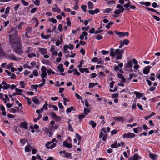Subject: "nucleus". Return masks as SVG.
<instances>
[{
    "label": "nucleus",
    "mask_w": 160,
    "mask_h": 160,
    "mask_svg": "<svg viewBox=\"0 0 160 160\" xmlns=\"http://www.w3.org/2000/svg\"><path fill=\"white\" fill-rule=\"evenodd\" d=\"M9 33L11 34L9 35V41L12 46H13L15 44L20 42V38L18 36V32L14 28H12Z\"/></svg>",
    "instance_id": "1"
},
{
    "label": "nucleus",
    "mask_w": 160,
    "mask_h": 160,
    "mask_svg": "<svg viewBox=\"0 0 160 160\" xmlns=\"http://www.w3.org/2000/svg\"><path fill=\"white\" fill-rule=\"evenodd\" d=\"M13 48L14 51L17 53L20 54L23 53V51L21 50V45L20 42L15 44L13 46H12Z\"/></svg>",
    "instance_id": "2"
},
{
    "label": "nucleus",
    "mask_w": 160,
    "mask_h": 160,
    "mask_svg": "<svg viewBox=\"0 0 160 160\" xmlns=\"http://www.w3.org/2000/svg\"><path fill=\"white\" fill-rule=\"evenodd\" d=\"M53 126H51L49 127L48 128H45V132L46 133L49 134V136H51L53 134Z\"/></svg>",
    "instance_id": "3"
},
{
    "label": "nucleus",
    "mask_w": 160,
    "mask_h": 160,
    "mask_svg": "<svg viewBox=\"0 0 160 160\" xmlns=\"http://www.w3.org/2000/svg\"><path fill=\"white\" fill-rule=\"evenodd\" d=\"M136 135L134 133L131 132H128L127 134H124L122 135V137L123 138H132L135 137Z\"/></svg>",
    "instance_id": "4"
},
{
    "label": "nucleus",
    "mask_w": 160,
    "mask_h": 160,
    "mask_svg": "<svg viewBox=\"0 0 160 160\" xmlns=\"http://www.w3.org/2000/svg\"><path fill=\"white\" fill-rule=\"evenodd\" d=\"M42 74L41 77L42 78H44L47 76V73L46 72L47 69L46 67L42 66L41 68Z\"/></svg>",
    "instance_id": "5"
},
{
    "label": "nucleus",
    "mask_w": 160,
    "mask_h": 160,
    "mask_svg": "<svg viewBox=\"0 0 160 160\" xmlns=\"http://www.w3.org/2000/svg\"><path fill=\"white\" fill-rule=\"evenodd\" d=\"M140 157L139 156L138 154H135L132 156L128 160H138L139 159H141Z\"/></svg>",
    "instance_id": "6"
},
{
    "label": "nucleus",
    "mask_w": 160,
    "mask_h": 160,
    "mask_svg": "<svg viewBox=\"0 0 160 160\" xmlns=\"http://www.w3.org/2000/svg\"><path fill=\"white\" fill-rule=\"evenodd\" d=\"M100 10L98 8L95 9L94 10H89L88 13L91 15H93L95 14H97L100 12Z\"/></svg>",
    "instance_id": "7"
},
{
    "label": "nucleus",
    "mask_w": 160,
    "mask_h": 160,
    "mask_svg": "<svg viewBox=\"0 0 160 160\" xmlns=\"http://www.w3.org/2000/svg\"><path fill=\"white\" fill-rule=\"evenodd\" d=\"M28 124L26 122H22L20 123V127L23 128L24 129L27 130L28 128Z\"/></svg>",
    "instance_id": "8"
},
{
    "label": "nucleus",
    "mask_w": 160,
    "mask_h": 160,
    "mask_svg": "<svg viewBox=\"0 0 160 160\" xmlns=\"http://www.w3.org/2000/svg\"><path fill=\"white\" fill-rule=\"evenodd\" d=\"M2 85L3 86V88L4 89H7L9 88L10 87V85L9 84H8L6 82H2Z\"/></svg>",
    "instance_id": "9"
},
{
    "label": "nucleus",
    "mask_w": 160,
    "mask_h": 160,
    "mask_svg": "<svg viewBox=\"0 0 160 160\" xmlns=\"http://www.w3.org/2000/svg\"><path fill=\"white\" fill-rule=\"evenodd\" d=\"M52 11L54 12H57L58 13H60L61 12L60 9L59 8L57 5L55 4L54 7L52 8Z\"/></svg>",
    "instance_id": "10"
},
{
    "label": "nucleus",
    "mask_w": 160,
    "mask_h": 160,
    "mask_svg": "<svg viewBox=\"0 0 160 160\" xmlns=\"http://www.w3.org/2000/svg\"><path fill=\"white\" fill-rule=\"evenodd\" d=\"M151 67L148 66L145 67L143 70V73L144 74H148L149 72Z\"/></svg>",
    "instance_id": "11"
},
{
    "label": "nucleus",
    "mask_w": 160,
    "mask_h": 160,
    "mask_svg": "<svg viewBox=\"0 0 160 160\" xmlns=\"http://www.w3.org/2000/svg\"><path fill=\"white\" fill-rule=\"evenodd\" d=\"M114 119L116 121H121L123 122L125 121V119L123 117H115L114 118Z\"/></svg>",
    "instance_id": "12"
},
{
    "label": "nucleus",
    "mask_w": 160,
    "mask_h": 160,
    "mask_svg": "<svg viewBox=\"0 0 160 160\" xmlns=\"http://www.w3.org/2000/svg\"><path fill=\"white\" fill-rule=\"evenodd\" d=\"M124 49H122L121 50H120L118 49H116L115 50V54L117 55H120V54H122L124 52Z\"/></svg>",
    "instance_id": "13"
},
{
    "label": "nucleus",
    "mask_w": 160,
    "mask_h": 160,
    "mask_svg": "<svg viewBox=\"0 0 160 160\" xmlns=\"http://www.w3.org/2000/svg\"><path fill=\"white\" fill-rule=\"evenodd\" d=\"M118 78L121 80L122 82H126V79L123 75L121 74H119L118 75Z\"/></svg>",
    "instance_id": "14"
},
{
    "label": "nucleus",
    "mask_w": 160,
    "mask_h": 160,
    "mask_svg": "<svg viewBox=\"0 0 160 160\" xmlns=\"http://www.w3.org/2000/svg\"><path fill=\"white\" fill-rule=\"evenodd\" d=\"M63 145L64 146L66 147L67 148H71L72 147V145L71 144H69L68 143L67 141H64L63 142Z\"/></svg>",
    "instance_id": "15"
},
{
    "label": "nucleus",
    "mask_w": 160,
    "mask_h": 160,
    "mask_svg": "<svg viewBox=\"0 0 160 160\" xmlns=\"http://www.w3.org/2000/svg\"><path fill=\"white\" fill-rule=\"evenodd\" d=\"M149 155L150 158L153 160H156L158 156V155H155L151 153L149 154Z\"/></svg>",
    "instance_id": "16"
},
{
    "label": "nucleus",
    "mask_w": 160,
    "mask_h": 160,
    "mask_svg": "<svg viewBox=\"0 0 160 160\" xmlns=\"http://www.w3.org/2000/svg\"><path fill=\"white\" fill-rule=\"evenodd\" d=\"M114 32L116 35L119 36L120 37H124V32H121L118 31H115Z\"/></svg>",
    "instance_id": "17"
},
{
    "label": "nucleus",
    "mask_w": 160,
    "mask_h": 160,
    "mask_svg": "<svg viewBox=\"0 0 160 160\" xmlns=\"http://www.w3.org/2000/svg\"><path fill=\"white\" fill-rule=\"evenodd\" d=\"M63 64H60L58 66L57 68L60 72H63L64 71V69L63 68Z\"/></svg>",
    "instance_id": "18"
},
{
    "label": "nucleus",
    "mask_w": 160,
    "mask_h": 160,
    "mask_svg": "<svg viewBox=\"0 0 160 160\" xmlns=\"http://www.w3.org/2000/svg\"><path fill=\"white\" fill-rule=\"evenodd\" d=\"M39 50L41 52V54L43 55L47 53V51L46 49L42 48H39Z\"/></svg>",
    "instance_id": "19"
},
{
    "label": "nucleus",
    "mask_w": 160,
    "mask_h": 160,
    "mask_svg": "<svg viewBox=\"0 0 160 160\" xmlns=\"http://www.w3.org/2000/svg\"><path fill=\"white\" fill-rule=\"evenodd\" d=\"M132 61H129L127 64L126 65L127 68H132Z\"/></svg>",
    "instance_id": "20"
},
{
    "label": "nucleus",
    "mask_w": 160,
    "mask_h": 160,
    "mask_svg": "<svg viewBox=\"0 0 160 160\" xmlns=\"http://www.w3.org/2000/svg\"><path fill=\"white\" fill-rule=\"evenodd\" d=\"M134 94L136 95V97L138 98H140L141 97L142 95V93L139 92H138L135 91L134 92Z\"/></svg>",
    "instance_id": "21"
},
{
    "label": "nucleus",
    "mask_w": 160,
    "mask_h": 160,
    "mask_svg": "<svg viewBox=\"0 0 160 160\" xmlns=\"http://www.w3.org/2000/svg\"><path fill=\"white\" fill-rule=\"evenodd\" d=\"M110 55L112 57L115 56V52H114V50L113 48H111L110 49Z\"/></svg>",
    "instance_id": "22"
},
{
    "label": "nucleus",
    "mask_w": 160,
    "mask_h": 160,
    "mask_svg": "<svg viewBox=\"0 0 160 160\" xmlns=\"http://www.w3.org/2000/svg\"><path fill=\"white\" fill-rule=\"evenodd\" d=\"M88 8L90 9H92L94 8V5L93 3L90 2L89 1L88 2Z\"/></svg>",
    "instance_id": "23"
},
{
    "label": "nucleus",
    "mask_w": 160,
    "mask_h": 160,
    "mask_svg": "<svg viewBox=\"0 0 160 160\" xmlns=\"http://www.w3.org/2000/svg\"><path fill=\"white\" fill-rule=\"evenodd\" d=\"M41 37L42 39H47L50 37V35H44L43 33L41 34Z\"/></svg>",
    "instance_id": "24"
},
{
    "label": "nucleus",
    "mask_w": 160,
    "mask_h": 160,
    "mask_svg": "<svg viewBox=\"0 0 160 160\" xmlns=\"http://www.w3.org/2000/svg\"><path fill=\"white\" fill-rule=\"evenodd\" d=\"M32 149L31 146L29 144L26 146L25 147V150L26 152H29Z\"/></svg>",
    "instance_id": "25"
},
{
    "label": "nucleus",
    "mask_w": 160,
    "mask_h": 160,
    "mask_svg": "<svg viewBox=\"0 0 160 160\" xmlns=\"http://www.w3.org/2000/svg\"><path fill=\"white\" fill-rule=\"evenodd\" d=\"M98 84V82H95V83H92L90 82L89 84V88H93L94 86L95 85H97Z\"/></svg>",
    "instance_id": "26"
},
{
    "label": "nucleus",
    "mask_w": 160,
    "mask_h": 160,
    "mask_svg": "<svg viewBox=\"0 0 160 160\" xmlns=\"http://www.w3.org/2000/svg\"><path fill=\"white\" fill-rule=\"evenodd\" d=\"M117 8L120 9L119 10H120L121 12H123L124 11V9L122 5L118 4L117 5Z\"/></svg>",
    "instance_id": "27"
},
{
    "label": "nucleus",
    "mask_w": 160,
    "mask_h": 160,
    "mask_svg": "<svg viewBox=\"0 0 160 160\" xmlns=\"http://www.w3.org/2000/svg\"><path fill=\"white\" fill-rule=\"evenodd\" d=\"M89 124L91 125L92 128H94L96 126V124L93 121L91 120L89 122Z\"/></svg>",
    "instance_id": "28"
},
{
    "label": "nucleus",
    "mask_w": 160,
    "mask_h": 160,
    "mask_svg": "<svg viewBox=\"0 0 160 160\" xmlns=\"http://www.w3.org/2000/svg\"><path fill=\"white\" fill-rule=\"evenodd\" d=\"M73 71L74 72L73 74H75L77 76H80V73L79 72L77 69H73Z\"/></svg>",
    "instance_id": "29"
},
{
    "label": "nucleus",
    "mask_w": 160,
    "mask_h": 160,
    "mask_svg": "<svg viewBox=\"0 0 160 160\" xmlns=\"http://www.w3.org/2000/svg\"><path fill=\"white\" fill-rule=\"evenodd\" d=\"M90 112V110L88 108H84V112L85 115H87Z\"/></svg>",
    "instance_id": "30"
},
{
    "label": "nucleus",
    "mask_w": 160,
    "mask_h": 160,
    "mask_svg": "<svg viewBox=\"0 0 160 160\" xmlns=\"http://www.w3.org/2000/svg\"><path fill=\"white\" fill-rule=\"evenodd\" d=\"M75 109H74L73 107H71L70 108L67 109L66 110V112L67 113H68V112H70L72 110L74 111Z\"/></svg>",
    "instance_id": "31"
},
{
    "label": "nucleus",
    "mask_w": 160,
    "mask_h": 160,
    "mask_svg": "<svg viewBox=\"0 0 160 160\" xmlns=\"http://www.w3.org/2000/svg\"><path fill=\"white\" fill-rule=\"evenodd\" d=\"M33 102L36 104H38L39 103V100L35 98H32Z\"/></svg>",
    "instance_id": "32"
},
{
    "label": "nucleus",
    "mask_w": 160,
    "mask_h": 160,
    "mask_svg": "<svg viewBox=\"0 0 160 160\" xmlns=\"http://www.w3.org/2000/svg\"><path fill=\"white\" fill-rule=\"evenodd\" d=\"M85 117V115L83 113L82 114H79L78 116V118L80 121H81L82 119L84 118Z\"/></svg>",
    "instance_id": "33"
},
{
    "label": "nucleus",
    "mask_w": 160,
    "mask_h": 160,
    "mask_svg": "<svg viewBox=\"0 0 160 160\" xmlns=\"http://www.w3.org/2000/svg\"><path fill=\"white\" fill-rule=\"evenodd\" d=\"M68 128L69 130L71 132H73V129L71 125L69 123V122H68Z\"/></svg>",
    "instance_id": "34"
},
{
    "label": "nucleus",
    "mask_w": 160,
    "mask_h": 160,
    "mask_svg": "<svg viewBox=\"0 0 160 160\" xmlns=\"http://www.w3.org/2000/svg\"><path fill=\"white\" fill-rule=\"evenodd\" d=\"M112 11V10L111 8H106L105 9L104 11V13H109V12Z\"/></svg>",
    "instance_id": "35"
},
{
    "label": "nucleus",
    "mask_w": 160,
    "mask_h": 160,
    "mask_svg": "<svg viewBox=\"0 0 160 160\" xmlns=\"http://www.w3.org/2000/svg\"><path fill=\"white\" fill-rule=\"evenodd\" d=\"M113 24V22L110 21L109 23L106 25L105 27L107 29H109L110 28V26Z\"/></svg>",
    "instance_id": "36"
},
{
    "label": "nucleus",
    "mask_w": 160,
    "mask_h": 160,
    "mask_svg": "<svg viewBox=\"0 0 160 160\" xmlns=\"http://www.w3.org/2000/svg\"><path fill=\"white\" fill-rule=\"evenodd\" d=\"M9 58L12 60H16V58L15 55H11L9 56Z\"/></svg>",
    "instance_id": "37"
},
{
    "label": "nucleus",
    "mask_w": 160,
    "mask_h": 160,
    "mask_svg": "<svg viewBox=\"0 0 160 160\" xmlns=\"http://www.w3.org/2000/svg\"><path fill=\"white\" fill-rule=\"evenodd\" d=\"M47 73H48V75H50L51 74H54L55 72L52 71L51 69H48L47 71Z\"/></svg>",
    "instance_id": "38"
},
{
    "label": "nucleus",
    "mask_w": 160,
    "mask_h": 160,
    "mask_svg": "<svg viewBox=\"0 0 160 160\" xmlns=\"http://www.w3.org/2000/svg\"><path fill=\"white\" fill-rule=\"evenodd\" d=\"M69 48V46L67 45H65L64 47H63V49L64 50V52H65L67 53H68L69 51L67 52V51L68 48Z\"/></svg>",
    "instance_id": "39"
},
{
    "label": "nucleus",
    "mask_w": 160,
    "mask_h": 160,
    "mask_svg": "<svg viewBox=\"0 0 160 160\" xmlns=\"http://www.w3.org/2000/svg\"><path fill=\"white\" fill-rule=\"evenodd\" d=\"M21 2L25 6H27L29 4V3L28 2H26L24 0H22Z\"/></svg>",
    "instance_id": "40"
},
{
    "label": "nucleus",
    "mask_w": 160,
    "mask_h": 160,
    "mask_svg": "<svg viewBox=\"0 0 160 160\" xmlns=\"http://www.w3.org/2000/svg\"><path fill=\"white\" fill-rule=\"evenodd\" d=\"M117 143L116 142H115L113 144L111 145V147L112 148H115L117 147Z\"/></svg>",
    "instance_id": "41"
},
{
    "label": "nucleus",
    "mask_w": 160,
    "mask_h": 160,
    "mask_svg": "<svg viewBox=\"0 0 160 160\" xmlns=\"http://www.w3.org/2000/svg\"><path fill=\"white\" fill-rule=\"evenodd\" d=\"M122 54H120V55H117L116 56V59L117 60H120L122 58Z\"/></svg>",
    "instance_id": "42"
},
{
    "label": "nucleus",
    "mask_w": 160,
    "mask_h": 160,
    "mask_svg": "<svg viewBox=\"0 0 160 160\" xmlns=\"http://www.w3.org/2000/svg\"><path fill=\"white\" fill-rule=\"evenodd\" d=\"M123 44L125 45H127L129 43V41L127 39H124L122 41Z\"/></svg>",
    "instance_id": "43"
},
{
    "label": "nucleus",
    "mask_w": 160,
    "mask_h": 160,
    "mask_svg": "<svg viewBox=\"0 0 160 160\" xmlns=\"http://www.w3.org/2000/svg\"><path fill=\"white\" fill-rule=\"evenodd\" d=\"M13 65V63H10L6 66V68L7 69H9Z\"/></svg>",
    "instance_id": "44"
},
{
    "label": "nucleus",
    "mask_w": 160,
    "mask_h": 160,
    "mask_svg": "<svg viewBox=\"0 0 160 160\" xmlns=\"http://www.w3.org/2000/svg\"><path fill=\"white\" fill-rule=\"evenodd\" d=\"M67 20L66 24L68 26H70L71 24V22L69 18H67L66 19Z\"/></svg>",
    "instance_id": "45"
},
{
    "label": "nucleus",
    "mask_w": 160,
    "mask_h": 160,
    "mask_svg": "<svg viewBox=\"0 0 160 160\" xmlns=\"http://www.w3.org/2000/svg\"><path fill=\"white\" fill-rule=\"evenodd\" d=\"M130 1H128L127 3L123 5V6L126 8H128L129 7H130Z\"/></svg>",
    "instance_id": "46"
},
{
    "label": "nucleus",
    "mask_w": 160,
    "mask_h": 160,
    "mask_svg": "<svg viewBox=\"0 0 160 160\" xmlns=\"http://www.w3.org/2000/svg\"><path fill=\"white\" fill-rule=\"evenodd\" d=\"M33 75L36 77L38 75V72L37 70H34L33 72Z\"/></svg>",
    "instance_id": "47"
},
{
    "label": "nucleus",
    "mask_w": 160,
    "mask_h": 160,
    "mask_svg": "<svg viewBox=\"0 0 160 160\" xmlns=\"http://www.w3.org/2000/svg\"><path fill=\"white\" fill-rule=\"evenodd\" d=\"M37 8H34L31 10L30 12L31 13H34L37 10Z\"/></svg>",
    "instance_id": "48"
},
{
    "label": "nucleus",
    "mask_w": 160,
    "mask_h": 160,
    "mask_svg": "<svg viewBox=\"0 0 160 160\" xmlns=\"http://www.w3.org/2000/svg\"><path fill=\"white\" fill-rule=\"evenodd\" d=\"M65 158H68L69 157H71V155L70 153L68 152H66L65 154Z\"/></svg>",
    "instance_id": "49"
},
{
    "label": "nucleus",
    "mask_w": 160,
    "mask_h": 160,
    "mask_svg": "<svg viewBox=\"0 0 160 160\" xmlns=\"http://www.w3.org/2000/svg\"><path fill=\"white\" fill-rule=\"evenodd\" d=\"M50 114L54 118H60L59 117L57 116L55 113L54 112H52L50 113Z\"/></svg>",
    "instance_id": "50"
},
{
    "label": "nucleus",
    "mask_w": 160,
    "mask_h": 160,
    "mask_svg": "<svg viewBox=\"0 0 160 160\" xmlns=\"http://www.w3.org/2000/svg\"><path fill=\"white\" fill-rule=\"evenodd\" d=\"M20 85L21 86V88H25V84L24 81H22L20 82Z\"/></svg>",
    "instance_id": "51"
},
{
    "label": "nucleus",
    "mask_w": 160,
    "mask_h": 160,
    "mask_svg": "<svg viewBox=\"0 0 160 160\" xmlns=\"http://www.w3.org/2000/svg\"><path fill=\"white\" fill-rule=\"evenodd\" d=\"M76 137L78 140H80L81 139V137L78 133H76Z\"/></svg>",
    "instance_id": "52"
},
{
    "label": "nucleus",
    "mask_w": 160,
    "mask_h": 160,
    "mask_svg": "<svg viewBox=\"0 0 160 160\" xmlns=\"http://www.w3.org/2000/svg\"><path fill=\"white\" fill-rule=\"evenodd\" d=\"M40 1L36 0L34 2V4L36 6H39L40 5Z\"/></svg>",
    "instance_id": "53"
},
{
    "label": "nucleus",
    "mask_w": 160,
    "mask_h": 160,
    "mask_svg": "<svg viewBox=\"0 0 160 160\" xmlns=\"http://www.w3.org/2000/svg\"><path fill=\"white\" fill-rule=\"evenodd\" d=\"M51 144V142H48L47 144H46V147L48 149H49L50 147L49 145Z\"/></svg>",
    "instance_id": "54"
},
{
    "label": "nucleus",
    "mask_w": 160,
    "mask_h": 160,
    "mask_svg": "<svg viewBox=\"0 0 160 160\" xmlns=\"http://www.w3.org/2000/svg\"><path fill=\"white\" fill-rule=\"evenodd\" d=\"M121 12H121V11L119 9H117L114 11V13L115 14H120Z\"/></svg>",
    "instance_id": "55"
},
{
    "label": "nucleus",
    "mask_w": 160,
    "mask_h": 160,
    "mask_svg": "<svg viewBox=\"0 0 160 160\" xmlns=\"http://www.w3.org/2000/svg\"><path fill=\"white\" fill-rule=\"evenodd\" d=\"M75 96L76 98L79 99H82V98L77 93H76L75 94Z\"/></svg>",
    "instance_id": "56"
},
{
    "label": "nucleus",
    "mask_w": 160,
    "mask_h": 160,
    "mask_svg": "<svg viewBox=\"0 0 160 160\" xmlns=\"http://www.w3.org/2000/svg\"><path fill=\"white\" fill-rule=\"evenodd\" d=\"M81 8L82 10H83L84 12H86V5H82Z\"/></svg>",
    "instance_id": "57"
},
{
    "label": "nucleus",
    "mask_w": 160,
    "mask_h": 160,
    "mask_svg": "<svg viewBox=\"0 0 160 160\" xmlns=\"http://www.w3.org/2000/svg\"><path fill=\"white\" fill-rule=\"evenodd\" d=\"M103 38L102 36L100 35H98L96 36V38L98 40H100L101 39H102Z\"/></svg>",
    "instance_id": "58"
},
{
    "label": "nucleus",
    "mask_w": 160,
    "mask_h": 160,
    "mask_svg": "<svg viewBox=\"0 0 160 160\" xmlns=\"http://www.w3.org/2000/svg\"><path fill=\"white\" fill-rule=\"evenodd\" d=\"M43 111V108H41L39 110H37L36 111V112L37 113H40L42 112Z\"/></svg>",
    "instance_id": "59"
},
{
    "label": "nucleus",
    "mask_w": 160,
    "mask_h": 160,
    "mask_svg": "<svg viewBox=\"0 0 160 160\" xmlns=\"http://www.w3.org/2000/svg\"><path fill=\"white\" fill-rule=\"evenodd\" d=\"M89 26H88L86 27H82V29L83 31H84V30L87 31L89 29Z\"/></svg>",
    "instance_id": "60"
},
{
    "label": "nucleus",
    "mask_w": 160,
    "mask_h": 160,
    "mask_svg": "<svg viewBox=\"0 0 160 160\" xmlns=\"http://www.w3.org/2000/svg\"><path fill=\"white\" fill-rule=\"evenodd\" d=\"M108 137V135L107 134H104V135H103V138H102V140L104 141H105L106 140V139Z\"/></svg>",
    "instance_id": "61"
},
{
    "label": "nucleus",
    "mask_w": 160,
    "mask_h": 160,
    "mask_svg": "<svg viewBox=\"0 0 160 160\" xmlns=\"http://www.w3.org/2000/svg\"><path fill=\"white\" fill-rule=\"evenodd\" d=\"M152 17L157 21H159L160 20V18L158 17L155 15H153Z\"/></svg>",
    "instance_id": "62"
},
{
    "label": "nucleus",
    "mask_w": 160,
    "mask_h": 160,
    "mask_svg": "<svg viewBox=\"0 0 160 160\" xmlns=\"http://www.w3.org/2000/svg\"><path fill=\"white\" fill-rule=\"evenodd\" d=\"M28 56L29 58H32L33 57H35L36 55L35 53H31L28 54Z\"/></svg>",
    "instance_id": "63"
},
{
    "label": "nucleus",
    "mask_w": 160,
    "mask_h": 160,
    "mask_svg": "<svg viewBox=\"0 0 160 160\" xmlns=\"http://www.w3.org/2000/svg\"><path fill=\"white\" fill-rule=\"evenodd\" d=\"M10 7H8L6 8L5 13L6 14H7L9 12Z\"/></svg>",
    "instance_id": "64"
}]
</instances>
